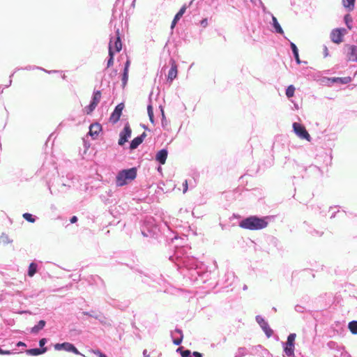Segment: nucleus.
Returning a JSON list of instances; mask_svg holds the SVG:
<instances>
[{
	"instance_id": "6e6d98bb",
	"label": "nucleus",
	"mask_w": 357,
	"mask_h": 357,
	"mask_svg": "<svg viewBox=\"0 0 357 357\" xmlns=\"http://www.w3.org/2000/svg\"><path fill=\"white\" fill-rule=\"evenodd\" d=\"M16 346L17 347H26V344L23 342H18L17 344H16Z\"/></svg>"
},
{
	"instance_id": "3c124183",
	"label": "nucleus",
	"mask_w": 357,
	"mask_h": 357,
	"mask_svg": "<svg viewBox=\"0 0 357 357\" xmlns=\"http://www.w3.org/2000/svg\"><path fill=\"white\" fill-rule=\"evenodd\" d=\"M16 352L15 351H10V350H3V355H10V354H15Z\"/></svg>"
},
{
	"instance_id": "f3484780",
	"label": "nucleus",
	"mask_w": 357,
	"mask_h": 357,
	"mask_svg": "<svg viewBox=\"0 0 357 357\" xmlns=\"http://www.w3.org/2000/svg\"><path fill=\"white\" fill-rule=\"evenodd\" d=\"M168 155V151L166 149H162L160 150L156 155H155V160L161 165H164L167 160Z\"/></svg>"
},
{
	"instance_id": "37998d69",
	"label": "nucleus",
	"mask_w": 357,
	"mask_h": 357,
	"mask_svg": "<svg viewBox=\"0 0 357 357\" xmlns=\"http://www.w3.org/2000/svg\"><path fill=\"white\" fill-rule=\"evenodd\" d=\"M200 24L203 27H206L208 26V20L206 18L203 19L200 22Z\"/></svg>"
},
{
	"instance_id": "2eb2a0df",
	"label": "nucleus",
	"mask_w": 357,
	"mask_h": 357,
	"mask_svg": "<svg viewBox=\"0 0 357 357\" xmlns=\"http://www.w3.org/2000/svg\"><path fill=\"white\" fill-rule=\"evenodd\" d=\"M101 131L102 126L98 123H95L90 126L89 135L95 139Z\"/></svg>"
},
{
	"instance_id": "338daca9",
	"label": "nucleus",
	"mask_w": 357,
	"mask_h": 357,
	"mask_svg": "<svg viewBox=\"0 0 357 357\" xmlns=\"http://www.w3.org/2000/svg\"><path fill=\"white\" fill-rule=\"evenodd\" d=\"M62 79H66V75H62Z\"/></svg>"
},
{
	"instance_id": "c756f323",
	"label": "nucleus",
	"mask_w": 357,
	"mask_h": 357,
	"mask_svg": "<svg viewBox=\"0 0 357 357\" xmlns=\"http://www.w3.org/2000/svg\"><path fill=\"white\" fill-rule=\"evenodd\" d=\"M348 328L351 333L354 335L357 334V321L354 320L349 323Z\"/></svg>"
},
{
	"instance_id": "412c9836",
	"label": "nucleus",
	"mask_w": 357,
	"mask_h": 357,
	"mask_svg": "<svg viewBox=\"0 0 357 357\" xmlns=\"http://www.w3.org/2000/svg\"><path fill=\"white\" fill-rule=\"evenodd\" d=\"M356 0H342L344 8L349 12L354 10Z\"/></svg>"
},
{
	"instance_id": "8fccbe9b",
	"label": "nucleus",
	"mask_w": 357,
	"mask_h": 357,
	"mask_svg": "<svg viewBox=\"0 0 357 357\" xmlns=\"http://www.w3.org/2000/svg\"><path fill=\"white\" fill-rule=\"evenodd\" d=\"M191 354L195 357H203L202 354L198 351H193L192 353H191Z\"/></svg>"
},
{
	"instance_id": "09e8293b",
	"label": "nucleus",
	"mask_w": 357,
	"mask_h": 357,
	"mask_svg": "<svg viewBox=\"0 0 357 357\" xmlns=\"http://www.w3.org/2000/svg\"><path fill=\"white\" fill-rule=\"evenodd\" d=\"M183 193L186 192L187 190H188V181L187 180H185V181L183 182Z\"/></svg>"
},
{
	"instance_id": "79ce46f5",
	"label": "nucleus",
	"mask_w": 357,
	"mask_h": 357,
	"mask_svg": "<svg viewBox=\"0 0 357 357\" xmlns=\"http://www.w3.org/2000/svg\"><path fill=\"white\" fill-rule=\"evenodd\" d=\"M294 309L298 312H303V311H304V307L300 305H296L295 306Z\"/></svg>"
},
{
	"instance_id": "393cba45",
	"label": "nucleus",
	"mask_w": 357,
	"mask_h": 357,
	"mask_svg": "<svg viewBox=\"0 0 357 357\" xmlns=\"http://www.w3.org/2000/svg\"><path fill=\"white\" fill-rule=\"evenodd\" d=\"M83 314L84 315H87L91 317H93L98 320H99L100 322H103L104 317L100 313H97L94 311L91 312H84Z\"/></svg>"
},
{
	"instance_id": "6ab92c4d",
	"label": "nucleus",
	"mask_w": 357,
	"mask_h": 357,
	"mask_svg": "<svg viewBox=\"0 0 357 357\" xmlns=\"http://www.w3.org/2000/svg\"><path fill=\"white\" fill-rule=\"evenodd\" d=\"M283 350L288 357L294 356L295 346L294 344H287V342L282 343Z\"/></svg>"
},
{
	"instance_id": "de8ad7c7",
	"label": "nucleus",
	"mask_w": 357,
	"mask_h": 357,
	"mask_svg": "<svg viewBox=\"0 0 357 357\" xmlns=\"http://www.w3.org/2000/svg\"><path fill=\"white\" fill-rule=\"evenodd\" d=\"M129 66H130V61L127 60L125 63V66H124L123 72H126V71L128 72Z\"/></svg>"
},
{
	"instance_id": "a878e982",
	"label": "nucleus",
	"mask_w": 357,
	"mask_h": 357,
	"mask_svg": "<svg viewBox=\"0 0 357 357\" xmlns=\"http://www.w3.org/2000/svg\"><path fill=\"white\" fill-rule=\"evenodd\" d=\"M45 326V321L44 320H40L36 325H35L31 329L32 333H37L40 330L43 329Z\"/></svg>"
},
{
	"instance_id": "7c9ffc66",
	"label": "nucleus",
	"mask_w": 357,
	"mask_h": 357,
	"mask_svg": "<svg viewBox=\"0 0 357 357\" xmlns=\"http://www.w3.org/2000/svg\"><path fill=\"white\" fill-rule=\"evenodd\" d=\"M186 8H187V6L185 5H183L181 8L180 10H178V12L176 14V15L174 16V21H178L181 17L183 16V15L185 13V10H186Z\"/></svg>"
},
{
	"instance_id": "b1692460",
	"label": "nucleus",
	"mask_w": 357,
	"mask_h": 357,
	"mask_svg": "<svg viewBox=\"0 0 357 357\" xmlns=\"http://www.w3.org/2000/svg\"><path fill=\"white\" fill-rule=\"evenodd\" d=\"M38 271V264L35 262H31L28 268L27 275L29 277L32 278Z\"/></svg>"
},
{
	"instance_id": "7ed1b4c3",
	"label": "nucleus",
	"mask_w": 357,
	"mask_h": 357,
	"mask_svg": "<svg viewBox=\"0 0 357 357\" xmlns=\"http://www.w3.org/2000/svg\"><path fill=\"white\" fill-rule=\"evenodd\" d=\"M141 233L146 238H158L161 233L160 227L152 217H146L141 225Z\"/></svg>"
},
{
	"instance_id": "c85d7f7f",
	"label": "nucleus",
	"mask_w": 357,
	"mask_h": 357,
	"mask_svg": "<svg viewBox=\"0 0 357 357\" xmlns=\"http://www.w3.org/2000/svg\"><path fill=\"white\" fill-rule=\"evenodd\" d=\"M333 82L346 84L351 82V78L350 77H335Z\"/></svg>"
},
{
	"instance_id": "f8f14e48",
	"label": "nucleus",
	"mask_w": 357,
	"mask_h": 357,
	"mask_svg": "<svg viewBox=\"0 0 357 357\" xmlns=\"http://www.w3.org/2000/svg\"><path fill=\"white\" fill-rule=\"evenodd\" d=\"M124 108V104L123 102L119 103L114 108V111L110 115L109 121L114 124L116 123L122 114V111Z\"/></svg>"
},
{
	"instance_id": "69168bd1",
	"label": "nucleus",
	"mask_w": 357,
	"mask_h": 357,
	"mask_svg": "<svg viewBox=\"0 0 357 357\" xmlns=\"http://www.w3.org/2000/svg\"><path fill=\"white\" fill-rule=\"evenodd\" d=\"M3 354V349L0 348V354Z\"/></svg>"
},
{
	"instance_id": "5701e85b",
	"label": "nucleus",
	"mask_w": 357,
	"mask_h": 357,
	"mask_svg": "<svg viewBox=\"0 0 357 357\" xmlns=\"http://www.w3.org/2000/svg\"><path fill=\"white\" fill-rule=\"evenodd\" d=\"M290 47L292 50V52H293V54L295 58L296 63L301 64V61L300 60L299 54H298V50L296 44L294 43L293 42H290Z\"/></svg>"
},
{
	"instance_id": "e433bc0d",
	"label": "nucleus",
	"mask_w": 357,
	"mask_h": 357,
	"mask_svg": "<svg viewBox=\"0 0 357 357\" xmlns=\"http://www.w3.org/2000/svg\"><path fill=\"white\" fill-rule=\"evenodd\" d=\"M296 333H290L287 337V344H294L295 346Z\"/></svg>"
},
{
	"instance_id": "9d476101",
	"label": "nucleus",
	"mask_w": 357,
	"mask_h": 357,
	"mask_svg": "<svg viewBox=\"0 0 357 357\" xmlns=\"http://www.w3.org/2000/svg\"><path fill=\"white\" fill-rule=\"evenodd\" d=\"M54 348L56 351L64 350L68 352L73 353L76 355H81V353L77 350V349L70 342H63V343H56L54 345Z\"/></svg>"
},
{
	"instance_id": "0eeeda50",
	"label": "nucleus",
	"mask_w": 357,
	"mask_h": 357,
	"mask_svg": "<svg viewBox=\"0 0 357 357\" xmlns=\"http://www.w3.org/2000/svg\"><path fill=\"white\" fill-rule=\"evenodd\" d=\"M293 130L294 133L302 139H305L307 142H310L312 138L305 129V128L301 123L294 122L292 125Z\"/></svg>"
},
{
	"instance_id": "c03bdc74",
	"label": "nucleus",
	"mask_w": 357,
	"mask_h": 357,
	"mask_svg": "<svg viewBox=\"0 0 357 357\" xmlns=\"http://www.w3.org/2000/svg\"><path fill=\"white\" fill-rule=\"evenodd\" d=\"M47 343V339L46 338H42L39 340V346L43 348V346Z\"/></svg>"
},
{
	"instance_id": "4468645a",
	"label": "nucleus",
	"mask_w": 357,
	"mask_h": 357,
	"mask_svg": "<svg viewBox=\"0 0 357 357\" xmlns=\"http://www.w3.org/2000/svg\"><path fill=\"white\" fill-rule=\"evenodd\" d=\"M347 59L350 61L357 62V46L354 45H348Z\"/></svg>"
},
{
	"instance_id": "1a4fd4ad",
	"label": "nucleus",
	"mask_w": 357,
	"mask_h": 357,
	"mask_svg": "<svg viewBox=\"0 0 357 357\" xmlns=\"http://www.w3.org/2000/svg\"><path fill=\"white\" fill-rule=\"evenodd\" d=\"M255 320L265 333L266 337H271L273 334V331L271 328L268 323L264 319V317L261 315H257L255 317Z\"/></svg>"
},
{
	"instance_id": "58836bf2",
	"label": "nucleus",
	"mask_w": 357,
	"mask_h": 357,
	"mask_svg": "<svg viewBox=\"0 0 357 357\" xmlns=\"http://www.w3.org/2000/svg\"><path fill=\"white\" fill-rule=\"evenodd\" d=\"M128 79V72H123L122 75V85L125 86Z\"/></svg>"
},
{
	"instance_id": "c9c22d12",
	"label": "nucleus",
	"mask_w": 357,
	"mask_h": 357,
	"mask_svg": "<svg viewBox=\"0 0 357 357\" xmlns=\"http://www.w3.org/2000/svg\"><path fill=\"white\" fill-rule=\"evenodd\" d=\"M295 92V87L293 85H289L286 89V96L288 98L294 96Z\"/></svg>"
},
{
	"instance_id": "4be33fe9",
	"label": "nucleus",
	"mask_w": 357,
	"mask_h": 357,
	"mask_svg": "<svg viewBox=\"0 0 357 357\" xmlns=\"http://www.w3.org/2000/svg\"><path fill=\"white\" fill-rule=\"evenodd\" d=\"M114 52H113V47L112 45V41L109 43V59L107 63V68L112 66L114 63Z\"/></svg>"
},
{
	"instance_id": "ddd939ff",
	"label": "nucleus",
	"mask_w": 357,
	"mask_h": 357,
	"mask_svg": "<svg viewBox=\"0 0 357 357\" xmlns=\"http://www.w3.org/2000/svg\"><path fill=\"white\" fill-rule=\"evenodd\" d=\"M171 68L169 70L167 75V81L172 82L176 77L178 74L177 65L174 59H171L169 61Z\"/></svg>"
},
{
	"instance_id": "13d9d810",
	"label": "nucleus",
	"mask_w": 357,
	"mask_h": 357,
	"mask_svg": "<svg viewBox=\"0 0 357 357\" xmlns=\"http://www.w3.org/2000/svg\"><path fill=\"white\" fill-rule=\"evenodd\" d=\"M177 22L178 21H174V19H173L171 24V29H174Z\"/></svg>"
},
{
	"instance_id": "a18cd8bd",
	"label": "nucleus",
	"mask_w": 357,
	"mask_h": 357,
	"mask_svg": "<svg viewBox=\"0 0 357 357\" xmlns=\"http://www.w3.org/2000/svg\"><path fill=\"white\" fill-rule=\"evenodd\" d=\"M19 69H16L10 75V80H9V82H7V85H6V87H8L11 85V83H12V77L14 75V74L15 73V72L17 70H18Z\"/></svg>"
},
{
	"instance_id": "9b49d317",
	"label": "nucleus",
	"mask_w": 357,
	"mask_h": 357,
	"mask_svg": "<svg viewBox=\"0 0 357 357\" xmlns=\"http://www.w3.org/2000/svg\"><path fill=\"white\" fill-rule=\"evenodd\" d=\"M132 133L131 128L128 123H126L123 129L119 133V145L123 146L130 137Z\"/></svg>"
},
{
	"instance_id": "680f3d73",
	"label": "nucleus",
	"mask_w": 357,
	"mask_h": 357,
	"mask_svg": "<svg viewBox=\"0 0 357 357\" xmlns=\"http://www.w3.org/2000/svg\"><path fill=\"white\" fill-rule=\"evenodd\" d=\"M161 112H162V117L164 118L165 117V115H164V111L162 109H161Z\"/></svg>"
},
{
	"instance_id": "423d86ee",
	"label": "nucleus",
	"mask_w": 357,
	"mask_h": 357,
	"mask_svg": "<svg viewBox=\"0 0 357 357\" xmlns=\"http://www.w3.org/2000/svg\"><path fill=\"white\" fill-rule=\"evenodd\" d=\"M101 97L102 94L100 90L93 91L90 104L84 107V111L86 114H90L95 110Z\"/></svg>"
},
{
	"instance_id": "864d4df0",
	"label": "nucleus",
	"mask_w": 357,
	"mask_h": 357,
	"mask_svg": "<svg viewBox=\"0 0 357 357\" xmlns=\"http://www.w3.org/2000/svg\"><path fill=\"white\" fill-rule=\"evenodd\" d=\"M328 48L326 46H324V55L325 57L328 56Z\"/></svg>"
},
{
	"instance_id": "bf43d9fd",
	"label": "nucleus",
	"mask_w": 357,
	"mask_h": 357,
	"mask_svg": "<svg viewBox=\"0 0 357 357\" xmlns=\"http://www.w3.org/2000/svg\"><path fill=\"white\" fill-rule=\"evenodd\" d=\"M333 344H335V342H333V341H331V342H329L328 343V346L329 347H332Z\"/></svg>"
},
{
	"instance_id": "4d7b16f0",
	"label": "nucleus",
	"mask_w": 357,
	"mask_h": 357,
	"mask_svg": "<svg viewBox=\"0 0 357 357\" xmlns=\"http://www.w3.org/2000/svg\"><path fill=\"white\" fill-rule=\"evenodd\" d=\"M143 357H149V354H148V351L146 349H144L143 351Z\"/></svg>"
},
{
	"instance_id": "ea45409f",
	"label": "nucleus",
	"mask_w": 357,
	"mask_h": 357,
	"mask_svg": "<svg viewBox=\"0 0 357 357\" xmlns=\"http://www.w3.org/2000/svg\"><path fill=\"white\" fill-rule=\"evenodd\" d=\"M36 69H38V70H45L44 68H40V67H38V66H26V67H24L23 68V70H36Z\"/></svg>"
},
{
	"instance_id": "4c0bfd02",
	"label": "nucleus",
	"mask_w": 357,
	"mask_h": 357,
	"mask_svg": "<svg viewBox=\"0 0 357 357\" xmlns=\"http://www.w3.org/2000/svg\"><path fill=\"white\" fill-rule=\"evenodd\" d=\"M309 170L310 172H314L317 173L318 175L321 176L322 175V171L320 169L319 167L315 166V165H310L309 167Z\"/></svg>"
},
{
	"instance_id": "39448f33",
	"label": "nucleus",
	"mask_w": 357,
	"mask_h": 357,
	"mask_svg": "<svg viewBox=\"0 0 357 357\" xmlns=\"http://www.w3.org/2000/svg\"><path fill=\"white\" fill-rule=\"evenodd\" d=\"M117 15H119V18H121V17L122 16V13L120 11L119 13H117V11L115 8L113 10L112 17L110 20V24H111V26H112L114 24V28L115 30L116 36H115L114 43H113V38H114L113 37H112L110 38V41H109V43L112 41V45L113 47L114 52H119L122 48V44H121L120 33H119V29L116 28V24L114 23L117 18Z\"/></svg>"
},
{
	"instance_id": "2f4dec72",
	"label": "nucleus",
	"mask_w": 357,
	"mask_h": 357,
	"mask_svg": "<svg viewBox=\"0 0 357 357\" xmlns=\"http://www.w3.org/2000/svg\"><path fill=\"white\" fill-rule=\"evenodd\" d=\"M225 277L227 278V280H230V282H228L226 283V286H231L235 280V275H234V273L227 272L225 274Z\"/></svg>"
},
{
	"instance_id": "f03ea898",
	"label": "nucleus",
	"mask_w": 357,
	"mask_h": 357,
	"mask_svg": "<svg viewBox=\"0 0 357 357\" xmlns=\"http://www.w3.org/2000/svg\"><path fill=\"white\" fill-rule=\"evenodd\" d=\"M267 219V217L260 218L256 215H251L241 220L239 222V227L251 231L261 230L268 226Z\"/></svg>"
},
{
	"instance_id": "603ef678",
	"label": "nucleus",
	"mask_w": 357,
	"mask_h": 357,
	"mask_svg": "<svg viewBox=\"0 0 357 357\" xmlns=\"http://www.w3.org/2000/svg\"><path fill=\"white\" fill-rule=\"evenodd\" d=\"M77 221V218L75 215H73V217H71V218L70 220V222L71 224L75 223Z\"/></svg>"
},
{
	"instance_id": "e2e57ef3",
	"label": "nucleus",
	"mask_w": 357,
	"mask_h": 357,
	"mask_svg": "<svg viewBox=\"0 0 357 357\" xmlns=\"http://www.w3.org/2000/svg\"><path fill=\"white\" fill-rule=\"evenodd\" d=\"M248 289L247 286L246 285H244L243 287V290H246Z\"/></svg>"
},
{
	"instance_id": "20e7f679",
	"label": "nucleus",
	"mask_w": 357,
	"mask_h": 357,
	"mask_svg": "<svg viewBox=\"0 0 357 357\" xmlns=\"http://www.w3.org/2000/svg\"><path fill=\"white\" fill-rule=\"evenodd\" d=\"M136 176L137 169L135 167L121 170L116 176V185L123 186L128 183V181L134 180Z\"/></svg>"
},
{
	"instance_id": "bb28decb",
	"label": "nucleus",
	"mask_w": 357,
	"mask_h": 357,
	"mask_svg": "<svg viewBox=\"0 0 357 357\" xmlns=\"http://www.w3.org/2000/svg\"><path fill=\"white\" fill-rule=\"evenodd\" d=\"M174 333H178L179 335V337H178L177 338H175L173 340V343L175 344V345H180L182 342V340H183V333H182V331L181 329H178V328H176L175 331H174Z\"/></svg>"
},
{
	"instance_id": "cd10ccee",
	"label": "nucleus",
	"mask_w": 357,
	"mask_h": 357,
	"mask_svg": "<svg viewBox=\"0 0 357 357\" xmlns=\"http://www.w3.org/2000/svg\"><path fill=\"white\" fill-rule=\"evenodd\" d=\"M344 23L349 30H351L353 27V19L349 14H347L344 17Z\"/></svg>"
},
{
	"instance_id": "72a5a7b5",
	"label": "nucleus",
	"mask_w": 357,
	"mask_h": 357,
	"mask_svg": "<svg viewBox=\"0 0 357 357\" xmlns=\"http://www.w3.org/2000/svg\"><path fill=\"white\" fill-rule=\"evenodd\" d=\"M177 352H179L181 354V357H190L191 356V351L190 350H183L182 347H179L176 349Z\"/></svg>"
},
{
	"instance_id": "5fc2aeb1",
	"label": "nucleus",
	"mask_w": 357,
	"mask_h": 357,
	"mask_svg": "<svg viewBox=\"0 0 357 357\" xmlns=\"http://www.w3.org/2000/svg\"><path fill=\"white\" fill-rule=\"evenodd\" d=\"M43 71L47 73H48V74L57 73L59 72V70H47L45 69Z\"/></svg>"
},
{
	"instance_id": "a211bd4d",
	"label": "nucleus",
	"mask_w": 357,
	"mask_h": 357,
	"mask_svg": "<svg viewBox=\"0 0 357 357\" xmlns=\"http://www.w3.org/2000/svg\"><path fill=\"white\" fill-rule=\"evenodd\" d=\"M47 350V347L29 349L26 350V354L29 356H36L45 353Z\"/></svg>"
},
{
	"instance_id": "052dcab7",
	"label": "nucleus",
	"mask_w": 357,
	"mask_h": 357,
	"mask_svg": "<svg viewBox=\"0 0 357 357\" xmlns=\"http://www.w3.org/2000/svg\"><path fill=\"white\" fill-rule=\"evenodd\" d=\"M260 4L262 6L263 10H265V7H264V4L262 3L261 1H260Z\"/></svg>"
},
{
	"instance_id": "f257e3e1",
	"label": "nucleus",
	"mask_w": 357,
	"mask_h": 357,
	"mask_svg": "<svg viewBox=\"0 0 357 357\" xmlns=\"http://www.w3.org/2000/svg\"><path fill=\"white\" fill-rule=\"evenodd\" d=\"M190 248L187 246L176 248L169 259L177 266L183 278L190 282L204 283L208 276L205 264L193 256L187 254Z\"/></svg>"
},
{
	"instance_id": "49530a36",
	"label": "nucleus",
	"mask_w": 357,
	"mask_h": 357,
	"mask_svg": "<svg viewBox=\"0 0 357 357\" xmlns=\"http://www.w3.org/2000/svg\"><path fill=\"white\" fill-rule=\"evenodd\" d=\"M19 69H16L10 75V80H9V82H7V85H6V87H8L11 85V83H12V77L14 75V74L15 73V72L17 70H18Z\"/></svg>"
},
{
	"instance_id": "aec40b11",
	"label": "nucleus",
	"mask_w": 357,
	"mask_h": 357,
	"mask_svg": "<svg viewBox=\"0 0 357 357\" xmlns=\"http://www.w3.org/2000/svg\"><path fill=\"white\" fill-rule=\"evenodd\" d=\"M271 17H272L271 25L274 29V31L278 33L284 34L283 29L281 27L280 24H279L277 18L273 15H271Z\"/></svg>"
},
{
	"instance_id": "473e14b6",
	"label": "nucleus",
	"mask_w": 357,
	"mask_h": 357,
	"mask_svg": "<svg viewBox=\"0 0 357 357\" xmlns=\"http://www.w3.org/2000/svg\"><path fill=\"white\" fill-rule=\"evenodd\" d=\"M22 217L29 222L33 223L36 222V218L33 215L29 213H24Z\"/></svg>"
},
{
	"instance_id": "6e6552de",
	"label": "nucleus",
	"mask_w": 357,
	"mask_h": 357,
	"mask_svg": "<svg viewBox=\"0 0 357 357\" xmlns=\"http://www.w3.org/2000/svg\"><path fill=\"white\" fill-rule=\"evenodd\" d=\"M347 33V30L344 28H336L331 31V40L336 44H340L343 40V37Z\"/></svg>"
},
{
	"instance_id": "774afa93",
	"label": "nucleus",
	"mask_w": 357,
	"mask_h": 357,
	"mask_svg": "<svg viewBox=\"0 0 357 357\" xmlns=\"http://www.w3.org/2000/svg\"><path fill=\"white\" fill-rule=\"evenodd\" d=\"M164 227H167L169 229L168 227L165 224L164 225Z\"/></svg>"
},
{
	"instance_id": "a19ab883",
	"label": "nucleus",
	"mask_w": 357,
	"mask_h": 357,
	"mask_svg": "<svg viewBox=\"0 0 357 357\" xmlns=\"http://www.w3.org/2000/svg\"><path fill=\"white\" fill-rule=\"evenodd\" d=\"M94 354L98 357H107L105 354L101 352L100 350H96L93 351Z\"/></svg>"
},
{
	"instance_id": "f704fd0d",
	"label": "nucleus",
	"mask_w": 357,
	"mask_h": 357,
	"mask_svg": "<svg viewBox=\"0 0 357 357\" xmlns=\"http://www.w3.org/2000/svg\"><path fill=\"white\" fill-rule=\"evenodd\" d=\"M147 112L149 117L150 121L153 123H154V116H153V107L151 104L147 106Z\"/></svg>"
},
{
	"instance_id": "dca6fc26",
	"label": "nucleus",
	"mask_w": 357,
	"mask_h": 357,
	"mask_svg": "<svg viewBox=\"0 0 357 357\" xmlns=\"http://www.w3.org/2000/svg\"><path fill=\"white\" fill-rule=\"evenodd\" d=\"M146 137V132H143L140 135L137 136V137L134 138L130 144V149H137L144 141L145 137Z\"/></svg>"
},
{
	"instance_id": "0e129e2a",
	"label": "nucleus",
	"mask_w": 357,
	"mask_h": 357,
	"mask_svg": "<svg viewBox=\"0 0 357 357\" xmlns=\"http://www.w3.org/2000/svg\"><path fill=\"white\" fill-rule=\"evenodd\" d=\"M334 217H335V215H334V213H332V215H331V218H334Z\"/></svg>"
}]
</instances>
